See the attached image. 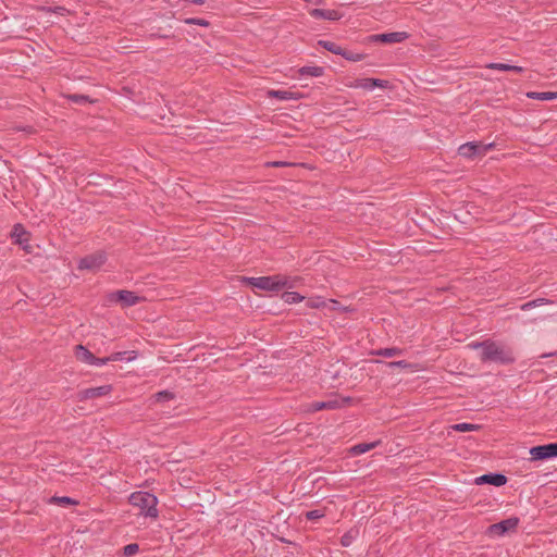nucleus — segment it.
<instances>
[{
    "mask_svg": "<svg viewBox=\"0 0 557 557\" xmlns=\"http://www.w3.org/2000/svg\"><path fill=\"white\" fill-rule=\"evenodd\" d=\"M532 308H535V302L528 301L521 306V310H530Z\"/></svg>",
    "mask_w": 557,
    "mask_h": 557,
    "instance_id": "nucleus-42",
    "label": "nucleus"
},
{
    "mask_svg": "<svg viewBox=\"0 0 557 557\" xmlns=\"http://www.w3.org/2000/svg\"><path fill=\"white\" fill-rule=\"evenodd\" d=\"M270 97L277 98L280 100H289V99H297L298 97L296 94L287 90H270L269 91Z\"/></svg>",
    "mask_w": 557,
    "mask_h": 557,
    "instance_id": "nucleus-23",
    "label": "nucleus"
},
{
    "mask_svg": "<svg viewBox=\"0 0 557 557\" xmlns=\"http://www.w3.org/2000/svg\"><path fill=\"white\" fill-rule=\"evenodd\" d=\"M306 305H307L308 308L320 309V308L326 307L327 302H326V300L323 297L314 296V297H310L307 300Z\"/></svg>",
    "mask_w": 557,
    "mask_h": 557,
    "instance_id": "nucleus-25",
    "label": "nucleus"
},
{
    "mask_svg": "<svg viewBox=\"0 0 557 557\" xmlns=\"http://www.w3.org/2000/svg\"><path fill=\"white\" fill-rule=\"evenodd\" d=\"M550 356H557V350H556L555 352L544 354V355H542L541 357H542V358H546V357H550Z\"/></svg>",
    "mask_w": 557,
    "mask_h": 557,
    "instance_id": "nucleus-44",
    "label": "nucleus"
},
{
    "mask_svg": "<svg viewBox=\"0 0 557 557\" xmlns=\"http://www.w3.org/2000/svg\"><path fill=\"white\" fill-rule=\"evenodd\" d=\"M527 97L530 99H536V100H542V101L555 100V99H557V91H555V92H553V91H543V92L530 91L527 94Z\"/></svg>",
    "mask_w": 557,
    "mask_h": 557,
    "instance_id": "nucleus-17",
    "label": "nucleus"
},
{
    "mask_svg": "<svg viewBox=\"0 0 557 557\" xmlns=\"http://www.w3.org/2000/svg\"><path fill=\"white\" fill-rule=\"evenodd\" d=\"M107 301L110 304L121 302L123 307H132L140 301V297L137 296L134 292L122 289L110 293L107 296Z\"/></svg>",
    "mask_w": 557,
    "mask_h": 557,
    "instance_id": "nucleus-5",
    "label": "nucleus"
},
{
    "mask_svg": "<svg viewBox=\"0 0 557 557\" xmlns=\"http://www.w3.org/2000/svg\"><path fill=\"white\" fill-rule=\"evenodd\" d=\"M384 364L386 367H388L389 369L399 368V369H410L411 371L418 370V367L416 364L409 363L405 360L389 361V362H385Z\"/></svg>",
    "mask_w": 557,
    "mask_h": 557,
    "instance_id": "nucleus-22",
    "label": "nucleus"
},
{
    "mask_svg": "<svg viewBox=\"0 0 557 557\" xmlns=\"http://www.w3.org/2000/svg\"><path fill=\"white\" fill-rule=\"evenodd\" d=\"M136 357H137V354L134 350L117 351V352H113L112 355H110L111 361H123V360L133 361L136 359Z\"/></svg>",
    "mask_w": 557,
    "mask_h": 557,
    "instance_id": "nucleus-18",
    "label": "nucleus"
},
{
    "mask_svg": "<svg viewBox=\"0 0 557 557\" xmlns=\"http://www.w3.org/2000/svg\"><path fill=\"white\" fill-rule=\"evenodd\" d=\"M111 391H112L111 385H102V386H98V387L85 388L78 393V399L87 400V399L102 397V396L110 394Z\"/></svg>",
    "mask_w": 557,
    "mask_h": 557,
    "instance_id": "nucleus-10",
    "label": "nucleus"
},
{
    "mask_svg": "<svg viewBox=\"0 0 557 557\" xmlns=\"http://www.w3.org/2000/svg\"><path fill=\"white\" fill-rule=\"evenodd\" d=\"M487 69L498 70V71H512L517 73L523 72V67L517 65H510L506 63H490L486 65Z\"/></svg>",
    "mask_w": 557,
    "mask_h": 557,
    "instance_id": "nucleus-19",
    "label": "nucleus"
},
{
    "mask_svg": "<svg viewBox=\"0 0 557 557\" xmlns=\"http://www.w3.org/2000/svg\"><path fill=\"white\" fill-rule=\"evenodd\" d=\"M185 2H189L193 4L201 5L205 3V0H184Z\"/></svg>",
    "mask_w": 557,
    "mask_h": 557,
    "instance_id": "nucleus-43",
    "label": "nucleus"
},
{
    "mask_svg": "<svg viewBox=\"0 0 557 557\" xmlns=\"http://www.w3.org/2000/svg\"><path fill=\"white\" fill-rule=\"evenodd\" d=\"M404 352H405V350L401 348L388 347V348H380V349L371 350L370 355L381 356V357H385V358H394V357L401 356Z\"/></svg>",
    "mask_w": 557,
    "mask_h": 557,
    "instance_id": "nucleus-14",
    "label": "nucleus"
},
{
    "mask_svg": "<svg viewBox=\"0 0 557 557\" xmlns=\"http://www.w3.org/2000/svg\"><path fill=\"white\" fill-rule=\"evenodd\" d=\"M358 530L356 529H351L349 531H347L341 539V544L344 546V547H348L352 544V542L356 540V537L358 536Z\"/></svg>",
    "mask_w": 557,
    "mask_h": 557,
    "instance_id": "nucleus-26",
    "label": "nucleus"
},
{
    "mask_svg": "<svg viewBox=\"0 0 557 557\" xmlns=\"http://www.w3.org/2000/svg\"><path fill=\"white\" fill-rule=\"evenodd\" d=\"M12 237L15 238L16 243L22 244L24 242H27V232L21 224H15L12 231Z\"/></svg>",
    "mask_w": 557,
    "mask_h": 557,
    "instance_id": "nucleus-20",
    "label": "nucleus"
},
{
    "mask_svg": "<svg viewBox=\"0 0 557 557\" xmlns=\"http://www.w3.org/2000/svg\"><path fill=\"white\" fill-rule=\"evenodd\" d=\"M69 98L76 103H84L88 101V97L83 95H71Z\"/></svg>",
    "mask_w": 557,
    "mask_h": 557,
    "instance_id": "nucleus-37",
    "label": "nucleus"
},
{
    "mask_svg": "<svg viewBox=\"0 0 557 557\" xmlns=\"http://www.w3.org/2000/svg\"><path fill=\"white\" fill-rule=\"evenodd\" d=\"M519 524V519L517 517H511L505 520H502L498 523H494L488 527L487 533L491 535L503 536L505 533L509 531H513Z\"/></svg>",
    "mask_w": 557,
    "mask_h": 557,
    "instance_id": "nucleus-8",
    "label": "nucleus"
},
{
    "mask_svg": "<svg viewBox=\"0 0 557 557\" xmlns=\"http://www.w3.org/2000/svg\"><path fill=\"white\" fill-rule=\"evenodd\" d=\"M153 399L157 403H163L174 399V394L169 391H161L153 395Z\"/></svg>",
    "mask_w": 557,
    "mask_h": 557,
    "instance_id": "nucleus-30",
    "label": "nucleus"
},
{
    "mask_svg": "<svg viewBox=\"0 0 557 557\" xmlns=\"http://www.w3.org/2000/svg\"><path fill=\"white\" fill-rule=\"evenodd\" d=\"M371 84L373 88L380 87V88H386L388 86L387 81L379 79V78H372Z\"/></svg>",
    "mask_w": 557,
    "mask_h": 557,
    "instance_id": "nucleus-36",
    "label": "nucleus"
},
{
    "mask_svg": "<svg viewBox=\"0 0 557 557\" xmlns=\"http://www.w3.org/2000/svg\"><path fill=\"white\" fill-rule=\"evenodd\" d=\"M106 260V253L98 251L82 258L78 262V269L96 272L104 264Z\"/></svg>",
    "mask_w": 557,
    "mask_h": 557,
    "instance_id": "nucleus-6",
    "label": "nucleus"
},
{
    "mask_svg": "<svg viewBox=\"0 0 557 557\" xmlns=\"http://www.w3.org/2000/svg\"><path fill=\"white\" fill-rule=\"evenodd\" d=\"M138 550H139L138 544H136V543L128 544V545L124 546V548H123V556L132 557L135 554H137Z\"/></svg>",
    "mask_w": 557,
    "mask_h": 557,
    "instance_id": "nucleus-33",
    "label": "nucleus"
},
{
    "mask_svg": "<svg viewBox=\"0 0 557 557\" xmlns=\"http://www.w3.org/2000/svg\"><path fill=\"white\" fill-rule=\"evenodd\" d=\"M476 484H491L494 486H503L507 483L506 475L502 473H487L475 479Z\"/></svg>",
    "mask_w": 557,
    "mask_h": 557,
    "instance_id": "nucleus-12",
    "label": "nucleus"
},
{
    "mask_svg": "<svg viewBox=\"0 0 557 557\" xmlns=\"http://www.w3.org/2000/svg\"><path fill=\"white\" fill-rule=\"evenodd\" d=\"M282 298L286 304H297L305 299L304 296H301L300 294H298L296 292H285L282 295Z\"/></svg>",
    "mask_w": 557,
    "mask_h": 557,
    "instance_id": "nucleus-27",
    "label": "nucleus"
},
{
    "mask_svg": "<svg viewBox=\"0 0 557 557\" xmlns=\"http://www.w3.org/2000/svg\"><path fill=\"white\" fill-rule=\"evenodd\" d=\"M323 516V513L320 510H310L306 513L307 519L309 520H315Z\"/></svg>",
    "mask_w": 557,
    "mask_h": 557,
    "instance_id": "nucleus-39",
    "label": "nucleus"
},
{
    "mask_svg": "<svg viewBox=\"0 0 557 557\" xmlns=\"http://www.w3.org/2000/svg\"><path fill=\"white\" fill-rule=\"evenodd\" d=\"M493 146H494V144H492V143L491 144L473 143V141L466 143L458 148V153L461 157L471 159V158H474L478 156H484Z\"/></svg>",
    "mask_w": 557,
    "mask_h": 557,
    "instance_id": "nucleus-4",
    "label": "nucleus"
},
{
    "mask_svg": "<svg viewBox=\"0 0 557 557\" xmlns=\"http://www.w3.org/2000/svg\"><path fill=\"white\" fill-rule=\"evenodd\" d=\"M39 10L44 11V12H48V13H54V14H58V15H65L66 13H69V10L65 9L64 7H41L39 8Z\"/></svg>",
    "mask_w": 557,
    "mask_h": 557,
    "instance_id": "nucleus-31",
    "label": "nucleus"
},
{
    "mask_svg": "<svg viewBox=\"0 0 557 557\" xmlns=\"http://www.w3.org/2000/svg\"><path fill=\"white\" fill-rule=\"evenodd\" d=\"M75 356L76 358L84 362V363H87V364H90L92 363L94 361V355L86 348L84 347L83 345H77L76 346V351H75Z\"/></svg>",
    "mask_w": 557,
    "mask_h": 557,
    "instance_id": "nucleus-15",
    "label": "nucleus"
},
{
    "mask_svg": "<svg viewBox=\"0 0 557 557\" xmlns=\"http://www.w3.org/2000/svg\"><path fill=\"white\" fill-rule=\"evenodd\" d=\"M469 347L473 349H481L480 358L484 362L493 361L499 363H511L515 360L510 350L492 341L471 343L469 344Z\"/></svg>",
    "mask_w": 557,
    "mask_h": 557,
    "instance_id": "nucleus-1",
    "label": "nucleus"
},
{
    "mask_svg": "<svg viewBox=\"0 0 557 557\" xmlns=\"http://www.w3.org/2000/svg\"><path fill=\"white\" fill-rule=\"evenodd\" d=\"M309 14L313 18H323L327 21H337L342 18L343 14L337 10L311 9Z\"/></svg>",
    "mask_w": 557,
    "mask_h": 557,
    "instance_id": "nucleus-13",
    "label": "nucleus"
},
{
    "mask_svg": "<svg viewBox=\"0 0 557 557\" xmlns=\"http://www.w3.org/2000/svg\"><path fill=\"white\" fill-rule=\"evenodd\" d=\"M380 444V441L371 442V443H360L350 448V453L355 456L362 455L373 448H375Z\"/></svg>",
    "mask_w": 557,
    "mask_h": 557,
    "instance_id": "nucleus-16",
    "label": "nucleus"
},
{
    "mask_svg": "<svg viewBox=\"0 0 557 557\" xmlns=\"http://www.w3.org/2000/svg\"><path fill=\"white\" fill-rule=\"evenodd\" d=\"M186 23L187 24H196V25H200V26H208L209 25V22L206 21V20H202V18H187Z\"/></svg>",
    "mask_w": 557,
    "mask_h": 557,
    "instance_id": "nucleus-38",
    "label": "nucleus"
},
{
    "mask_svg": "<svg viewBox=\"0 0 557 557\" xmlns=\"http://www.w3.org/2000/svg\"><path fill=\"white\" fill-rule=\"evenodd\" d=\"M51 503H55V504H59V505H74L76 504V502L70 497H66V496H62V497H52L51 498Z\"/></svg>",
    "mask_w": 557,
    "mask_h": 557,
    "instance_id": "nucleus-34",
    "label": "nucleus"
},
{
    "mask_svg": "<svg viewBox=\"0 0 557 557\" xmlns=\"http://www.w3.org/2000/svg\"><path fill=\"white\" fill-rule=\"evenodd\" d=\"M349 403H350L349 397L342 398V399L334 398V399H330V400H325V401H314L308 406L307 411L315 412V411H320V410H333V409L342 408Z\"/></svg>",
    "mask_w": 557,
    "mask_h": 557,
    "instance_id": "nucleus-7",
    "label": "nucleus"
},
{
    "mask_svg": "<svg viewBox=\"0 0 557 557\" xmlns=\"http://www.w3.org/2000/svg\"><path fill=\"white\" fill-rule=\"evenodd\" d=\"M301 76L308 75L312 77H319L323 74V67L321 66H304L299 70Z\"/></svg>",
    "mask_w": 557,
    "mask_h": 557,
    "instance_id": "nucleus-21",
    "label": "nucleus"
},
{
    "mask_svg": "<svg viewBox=\"0 0 557 557\" xmlns=\"http://www.w3.org/2000/svg\"><path fill=\"white\" fill-rule=\"evenodd\" d=\"M319 44L325 48L327 51H331L335 54H339V55H346L343 48L339 47L338 45H336L335 42L333 41H327V40H321L319 41Z\"/></svg>",
    "mask_w": 557,
    "mask_h": 557,
    "instance_id": "nucleus-24",
    "label": "nucleus"
},
{
    "mask_svg": "<svg viewBox=\"0 0 557 557\" xmlns=\"http://www.w3.org/2000/svg\"><path fill=\"white\" fill-rule=\"evenodd\" d=\"M409 35L406 32H393L374 35L372 38L374 41H381L383 44H396L406 40Z\"/></svg>",
    "mask_w": 557,
    "mask_h": 557,
    "instance_id": "nucleus-11",
    "label": "nucleus"
},
{
    "mask_svg": "<svg viewBox=\"0 0 557 557\" xmlns=\"http://www.w3.org/2000/svg\"><path fill=\"white\" fill-rule=\"evenodd\" d=\"M481 426L479 424H472V423H457L451 426L453 430L458 432H472L478 431Z\"/></svg>",
    "mask_w": 557,
    "mask_h": 557,
    "instance_id": "nucleus-28",
    "label": "nucleus"
},
{
    "mask_svg": "<svg viewBox=\"0 0 557 557\" xmlns=\"http://www.w3.org/2000/svg\"><path fill=\"white\" fill-rule=\"evenodd\" d=\"M327 302V308H330L331 310H334V311H341V312H351L352 309H350L349 307H343L337 300L335 299H329L326 300Z\"/></svg>",
    "mask_w": 557,
    "mask_h": 557,
    "instance_id": "nucleus-29",
    "label": "nucleus"
},
{
    "mask_svg": "<svg viewBox=\"0 0 557 557\" xmlns=\"http://www.w3.org/2000/svg\"><path fill=\"white\" fill-rule=\"evenodd\" d=\"M371 81L372 78H360V79H357L354 84V87L356 88H362V89H367V90H372L374 89L372 84H371Z\"/></svg>",
    "mask_w": 557,
    "mask_h": 557,
    "instance_id": "nucleus-32",
    "label": "nucleus"
},
{
    "mask_svg": "<svg viewBox=\"0 0 557 557\" xmlns=\"http://www.w3.org/2000/svg\"><path fill=\"white\" fill-rule=\"evenodd\" d=\"M532 460H543L557 457V443L540 445L530 449Z\"/></svg>",
    "mask_w": 557,
    "mask_h": 557,
    "instance_id": "nucleus-9",
    "label": "nucleus"
},
{
    "mask_svg": "<svg viewBox=\"0 0 557 557\" xmlns=\"http://www.w3.org/2000/svg\"><path fill=\"white\" fill-rule=\"evenodd\" d=\"M129 503L139 509V515L146 518L157 519L159 511L157 508L158 498L148 492H135L129 496Z\"/></svg>",
    "mask_w": 557,
    "mask_h": 557,
    "instance_id": "nucleus-3",
    "label": "nucleus"
},
{
    "mask_svg": "<svg viewBox=\"0 0 557 557\" xmlns=\"http://www.w3.org/2000/svg\"><path fill=\"white\" fill-rule=\"evenodd\" d=\"M374 363H383L381 360H374Z\"/></svg>",
    "mask_w": 557,
    "mask_h": 557,
    "instance_id": "nucleus-45",
    "label": "nucleus"
},
{
    "mask_svg": "<svg viewBox=\"0 0 557 557\" xmlns=\"http://www.w3.org/2000/svg\"><path fill=\"white\" fill-rule=\"evenodd\" d=\"M531 302H535V307H539V306H543L546 304H550L552 301H549L548 299H545V298H539V299L532 300Z\"/></svg>",
    "mask_w": 557,
    "mask_h": 557,
    "instance_id": "nucleus-41",
    "label": "nucleus"
},
{
    "mask_svg": "<svg viewBox=\"0 0 557 557\" xmlns=\"http://www.w3.org/2000/svg\"><path fill=\"white\" fill-rule=\"evenodd\" d=\"M250 285L258 289L277 292L283 288H293L296 286V278L285 275L259 276L247 278Z\"/></svg>",
    "mask_w": 557,
    "mask_h": 557,
    "instance_id": "nucleus-2",
    "label": "nucleus"
},
{
    "mask_svg": "<svg viewBox=\"0 0 557 557\" xmlns=\"http://www.w3.org/2000/svg\"><path fill=\"white\" fill-rule=\"evenodd\" d=\"M267 165L281 168V166H288V165H290V163L285 162V161H274V162L267 163Z\"/></svg>",
    "mask_w": 557,
    "mask_h": 557,
    "instance_id": "nucleus-40",
    "label": "nucleus"
},
{
    "mask_svg": "<svg viewBox=\"0 0 557 557\" xmlns=\"http://www.w3.org/2000/svg\"><path fill=\"white\" fill-rule=\"evenodd\" d=\"M110 361H111L110 356L106 357V358L94 357V361H92L91 366L102 367V366L107 364Z\"/></svg>",
    "mask_w": 557,
    "mask_h": 557,
    "instance_id": "nucleus-35",
    "label": "nucleus"
}]
</instances>
